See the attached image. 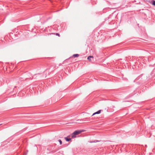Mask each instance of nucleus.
Returning a JSON list of instances; mask_svg holds the SVG:
<instances>
[{"label": "nucleus", "mask_w": 155, "mask_h": 155, "mask_svg": "<svg viewBox=\"0 0 155 155\" xmlns=\"http://www.w3.org/2000/svg\"><path fill=\"white\" fill-rule=\"evenodd\" d=\"M97 114V112H95L94 113H93V114L92 115V116H93V115H95V114Z\"/></svg>", "instance_id": "9d476101"}, {"label": "nucleus", "mask_w": 155, "mask_h": 155, "mask_svg": "<svg viewBox=\"0 0 155 155\" xmlns=\"http://www.w3.org/2000/svg\"><path fill=\"white\" fill-rule=\"evenodd\" d=\"M64 139L67 142H69L71 140V138H68L67 137H65L64 138Z\"/></svg>", "instance_id": "7ed1b4c3"}, {"label": "nucleus", "mask_w": 155, "mask_h": 155, "mask_svg": "<svg viewBox=\"0 0 155 155\" xmlns=\"http://www.w3.org/2000/svg\"><path fill=\"white\" fill-rule=\"evenodd\" d=\"M56 35L58 36H60V34H59V33H56Z\"/></svg>", "instance_id": "9b49d317"}, {"label": "nucleus", "mask_w": 155, "mask_h": 155, "mask_svg": "<svg viewBox=\"0 0 155 155\" xmlns=\"http://www.w3.org/2000/svg\"><path fill=\"white\" fill-rule=\"evenodd\" d=\"M93 58V57L91 56H88L87 58V59L89 60L90 61H91V58Z\"/></svg>", "instance_id": "20e7f679"}, {"label": "nucleus", "mask_w": 155, "mask_h": 155, "mask_svg": "<svg viewBox=\"0 0 155 155\" xmlns=\"http://www.w3.org/2000/svg\"><path fill=\"white\" fill-rule=\"evenodd\" d=\"M150 3L153 5L155 6V1L151 0Z\"/></svg>", "instance_id": "f03ea898"}, {"label": "nucleus", "mask_w": 155, "mask_h": 155, "mask_svg": "<svg viewBox=\"0 0 155 155\" xmlns=\"http://www.w3.org/2000/svg\"><path fill=\"white\" fill-rule=\"evenodd\" d=\"M58 141L60 143V145H61V144H62V142L61 140L59 139V140H58Z\"/></svg>", "instance_id": "423d86ee"}, {"label": "nucleus", "mask_w": 155, "mask_h": 155, "mask_svg": "<svg viewBox=\"0 0 155 155\" xmlns=\"http://www.w3.org/2000/svg\"><path fill=\"white\" fill-rule=\"evenodd\" d=\"M79 56V55L78 54H74L73 55V57L74 58L78 57Z\"/></svg>", "instance_id": "39448f33"}, {"label": "nucleus", "mask_w": 155, "mask_h": 155, "mask_svg": "<svg viewBox=\"0 0 155 155\" xmlns=\"http://www.w3.org/2000/svg\"><path fill=\"white\" fill-rule=\"evenodd\" d=\"M97 114V112H95L94 113H93V114L92 115V116H93V115H95V114Z\"/></svg>", "instance_id": "1a4fd4ad"}, {"label": "nucleus", "mask_w": 155, "mask_h": 155, "mask_svg": "<svg viewBox=\"0 0 155 155\" xmlns=\"http://www.w3.org/2000/svg\"><path fill=\"white\" fill-rule=\"evenodd\" d=\"M101 110H99L97 111V114H100L101 113Z\"/></svg>", "instance_id": "0eeeda50"}, {"label": "nucleus", "mask_w": 155, "mask_h": 155, "mask_svg": "<svg viewBox=\"0 0 155 155\" xmlns=\"http://www.w3.org/2000/svg\"><path fill=\"white\" fill-rule=\"evenodd\" d=\"M83 131V130H77L74 131L71 134V136L72 138H75L76 137V135L80 134L81 132Z\"/></svg>", "instance_id": "f257e3e1"}, {"label": "nucleus", "mask_w": 155, "mask_h": 155, "mask_svg": "<svg viewBox=\"0 0 155 155\" xmlns=\"http://www.w3.org/2000/svg\"><path fill=\"white\" fill-rule=\"evenodd\" d=\"M98 141H97L96 140H95L94 141H91L90 142V143H93V142H94V143H95V142H97Z\"/></svg>", "instance_id": "6e6552de"}]
</instances>
